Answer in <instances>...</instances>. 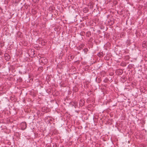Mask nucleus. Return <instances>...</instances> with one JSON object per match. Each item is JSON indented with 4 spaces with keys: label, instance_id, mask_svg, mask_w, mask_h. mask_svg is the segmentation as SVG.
Wrapping results in <instances>:
<instances>
[{
    "label": "nucleus",
    "instance_id": "7ed1b4c3",
    "mask_svg": "<svg viewBox=\"0 0 147 147\" xmlns=\"http://www.w3.org/2000/svg\"><path fill=\"white\" fill-rule=\"evenodd\" d=\"M84 44H82L81 45L78 47V49L79 50H81L82 48L84 47Z\"/></svg>",
    "mask_w": 147,
    "mask_h": 147
},
{
    "label": "nucleus",
    "instance_id": "f03ea898",
    "mask_svg": "<svg viewBox=\"0 0 147 147\" xmlns=\"http://www.w3.org/2000/svg\"><path fill=\"white\" fill-rule=\"evenodd\" d=\"M143 47L146 48L147 47V42L144 41L142 44Z\"/></svg>",
    "mask_w": 147,
    "mask_h": 147
},
{
    "label": "nucleus",
    "instance_id": "20e7f679",
    "mask_svg": "<svg viewBox=\"0 0 147 147\" xmlns=\"http://www.w3.org/2000/svg\"><path fill=\"white\" fill-rule=\"evenodd\" d=\"M84 52L86 53L88 51V49L87 48L84 49Z\"/></svg>",
    "mask_w": 147,
    "mask_h": 147
},
{
    "label": "nucleus",
    "instance_id": "f257e3e1",
    "mask_svg": "<svg viewBox=\"0 0 147 147\" xmlns=\"http://www.w3.org/2000/svg\"><path fill=\"white\" fill-rule=\"evenodd\" d=\"M22 125V129L24 130L25 129L27 125L25 123H21V124Z\"/></svg>",
    "mask_w": 147,
    "mask_h": 147
}]
</instances>
